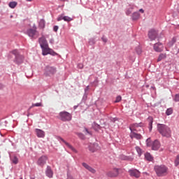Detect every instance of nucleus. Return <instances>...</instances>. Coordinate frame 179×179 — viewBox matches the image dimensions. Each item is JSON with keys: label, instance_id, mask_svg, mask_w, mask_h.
Returning <instances> with one entry per match:
<instances>
[{"label": "nucleus", "instance_id": "obj_3", "mask_svg": "<svg viewBox=\"0 0 179 179\" xmlns=\"http://www.w3.org/2000/svg\"><path fill=\"white\" fill-rule=\"evenodd\" d=\"M155 169L158 176H163L164 174L166 173L168 171V169L164 165L155 166Z\"/></svg>", "mask_w": 179, "mask_h": 179}, {"label": "nucleus", "instance_id": "obj_21", "mask_svg": "<svg viewBox=\"0 0 179 179\" xmlns=\"http://www.w3.org/2000/svg\"><path fill=\"white\" fill-rule=\"evenodd\" d=\"M145 159L148 162H152L153 161V157L151 156V155L148 152H146L145 154Z\"/></svg>", "mask_w": 179, "mask_h": 179}, {"label": "nucleus", "instance_id": "obj_14", "mask_svg": "<svg viewBox=\"0 0 179 179\" xmlns=\"http://www.w3.org/2000/svg\"><path fill=\"white\" fill-rule=\"evenodd\" d=\"M164 46L161 43H157L154 45V50L155 52H161L163 51Z\"/></svg>", "mask_w": 179, "mask_h": 179}, {"label": "nucleus", "instance_id": "obj_7", "mask_svg": "<svg viewBox=\"0 0 179 179\" xmlns=\"http://www.w3.org/2000/svg\"><path fill=\"white\" fill-rule=\"evenodd\" d=\"M56 72L57 69H55V67H50V66H48L45 69V74L50 76L54 75Z\"/></svg>", "mask_w": 179, "mask_h": 179}, {"label": "nucleus", "instance_id": "obj_36", "mask_svg": "<svg viewBox=\"0 0 179 179\" xmlns=\"http://www.w3.org/2000/svg\"><path fill=\"white\" fill-rule=\"evenodd\" d=\"M62 20H64V16H62V15H61L60 17H59L57 18V21H58V22H60V21H62Z\"/></svg>", "mask_w": 179, "mask_h": 179}, {"label": "nucleus", "instance_id": "obj_31", "mask_svg": "<svg viewBox=\"0 0 179 179\" xmlns=\"http://www.w3.org/2000/svg\"><path fill=\"white\" fill-rule=\"evenodd\" d=\"M122 96H117L116 98V100L115 101V103H118L122 101Z\"/></svg>", "mask_w": 179, "mask_h": 179}, {"label": "nucleus", "instance_id": "obj_12", "mask_svg": "<svg viewBox=\"0 0 179 179\" xmlns=\"http://www.w3.org/2000/svg\"><path fill=\"white\" fill-rule=\"evenodd\" d=\"M47 160H48L47 156H42L38 159L37 164L40 166H43L46 164Z\"/></svg>", "mask_w": 179, "mask_h": 179}, {"label": "nucleus", "instance_id": "obj_32", "mask_svg": "<svg viewBox=\"0 0 179 179\" xmlns=\"http://www.w3.org/2000/svg\"><path fill=\"white\" fill-rule=\"evenodd\" d=\"M149 120H150L149 125L150 127V130H151L152 128V117H149Z\"/></svg>", "mask_w": 179, "mask_h": 179}, {"label": "nucleus", "instance_id": "obj_2", "mask_svg": "<svg viewBox=\"0 0 179 179\" xmlns=\"http://www.w3.org/2000/svg\"><path fill=\"white\" fill-rule=\"evenodd\" d=\"M157 130L160 135L165 138H171V129L169 127L164 124H157Z\"/></svg>", "mask_w": 179, "mask_h": 179}, {"label": "nucleus", "instance_id": "obj_20", "mask_svg": "<svg viewBox=\"0 0 179 179\" xmlns=\"http://www.w3.org/2000/svg\"><path fill=\"white\" fill-rule=\"evenodd\" d=\"M36 30L33 29H29L27 30V34L29 37L33 38L36 35Z\"/></svg>", "mask_w": 179, "mask_h": 179}, {"label": "nucleus", "instance_id": "obj_40", "mask_svg": "<svg viewBox=\"0 0 179 179\" xmlns=\"http://www.w3.org/2000/svg\"><path fill=\"white\" fill-rule=\"evenodd\" d=\"M102 41H103L104 43H106V42H107V38H105V37H102Z\"/></svg>", "mask_w": 179, "mask_h": 179}, {"label": "nucleus", "instance_id": "obj_33", "mask_svg": "<svg viewBox=\"0 0 179 179\" xmlns=\"http://www.w3.org/2000/svg\"><path fill=\"white\" fill-rule=\"evenodd\" d=\"M136 150L139 156L141 155V149L139 147H136Z\"/></svg>", "mask_w": 179, "mask_h": 179}, {"label": "nucleus", "instance_id": "obj_19", "mask_svg": "<svg viewBox=\"0 0 179 179\" xmlns=\"http://www.w3.org/2000/svg\"><path fill=\"white\" fill-rule=\"evenodd\" d=\"M39 43L41 48L48 45V43L45 37L40 38Z\"/></svg>", "mask_w": 179, "mask_h": 179}, {"label": "nucleus", "instance_id": "obj_1", "mask_svg": "<svg viewBox=\"0 0 179 179\" xmlns=\"http://www.w3.org/2000/svg\"><path fill=\"white\" fill-rule=\"evenodd\" d=\"M143 125V124L142 123H134L130 126V138L131 139H134V138H135V139H141L142 136L139 134H137L136 132H138V131L143 130L142 128Z\"/></svg>", "mask_w": 179, "mask_h": 179}, {"label": "nucleus", "instance_id": "obj_26", "mask_svg": "<svg viewBox=\"0 0 179 179\" xmlns=\"http://www.w3.org/2000/svg\"><path fill=\"white\" fill-rule=\"evenodd\" d=\"M11 162L14 164H17V163H18V158L16 156H13V157H11Z\"/></svg>", "mask_w": 179, "mask_h": 179}, {"label": "nucleus", "instance_id": "obj_46", "mask_svg": "<svg viewBox=\"0 0 179 179\" xmlns=\"http://www.w3.org/2000/svg\"><path fill=\"white\" fill-rule=\"evenodd\" d=\"M78 136H83V135L81 134H78Z\"/></svg>", "mask_w": 179, "mask_h": 179}, {"label": "nucleus", "instance_id": "obj_24", "mask_svg": "<svg viewBox=\"0 0 179 179\" xmlns=\"http://www.w3.org/2000/svg\"><path fill=\"white\" fill-rule=\"evenodd\" d=\"M17 5V3L16 1H11L9 3L8 6H10L11 9H14Z\"/></svg>", "mask_w": 179, "mask_h": 179}, {"label": "nucleus", "instance_id": "obj_6", "mask_svg": "<svg viewBox=\"0 0 179 179\" xmlns=\"http://www.w3.org/2000/svg\"><path fill=\"white\" fill-rule=\"evenodd\" d=\"M42 50H43V55L45 56V55H56L57 53L53 51L52 49L48 47V45H45V46H43L41 47Z\"/></svg>", "mask_w": 179, "mask_h": 179}, {"label": "nucleus", "instance_id": "obj_10", "mask_svg": "<svg viewBox=\"0 0 179 179\" xmlns=\"http://www.w3.org/2000/svg\"><path fill=\"white\" fill-rule=\"evenodd\" d=\"M129 173L131 177H134L136 178H138L141 175V173L137 169H130L129 170Z\"/></svg>", "mask_w": 179, "mask_h": 179}, {"label": "nucleus", "instance_id": "obj_16", "mask_svg": "<svg viewBox=\"0 0 179 179\" xmlns=\"http://www.w3.org/2000/svg\"><path fill=\"white\" fill-rule=\"evenodd\" d=\"M100 150V147L98 143H94L91 147H90V151L94 152Z\"/></svg>", "mask_w": 179, "mask_h": 179}, {"label": "nucleus", "instance_id": "obj_18", "mask_svg": "<svg viewBox=\"0 0 179 179\" xmlns=\"http://www.w3.org/2000/svg\"><path fill=\"white\" fill-rule=\"evenodd\" d=\"M36 134L38 138H44L45 137V131L41 129H36Z\"/></svg>", "mask_w": 179, "mask_h": 179}, {"label": "nucleus", "instance_id": "obj_34", "mask_svg": "<svg viewBox=\"0 0 179 179\" xmlns=\"http://www.w3.org/2000/svg\"><path fill=\"white\" fill-rule=\"evenodd\" d=\"M174 101H175L176 102H178V101H179V94H176V95L175 96Z\"/></svg>", "mask_w": 179, "mask_h": 179}, {"label": "nucleus", "instance_id": "obj_9", "mask_svg": "<svg viewBox=\"0 0 179 179\" xmlns=\"http://www.w3.org/2000/svg\"><path fill=\"white\" fill-rule=\"evenodd\" d=\"M107 176L110 178H115L119 176V169H113L112 171L108 172Z\"/></svg>", "mask_w": 179, "mask_h": 179}, {"label": "nucleus", "instance_id": "obj_35", "mask_svg": "<svg viewBox=\"0 0 179 179\" xmlns=\"http://www.w3.org/2000/svg\"><path fill=\"white\" fill-rule=\"evenodd\" d=\"M78 68L79 69H83L84 68L83 64H82V63H79V64H78Z\"/></svg>", "mask_w": 179, "mask_h": 179}, {"label": "nucleus", "instance_id": "obj_44", "mask_svg": "<svg viewBox=\"0 0 179 179\" xmlns=\"http://www.w3.org/2000/svg\"><path fill=\"white\" fill-rule=\"evenodd\" d=\"M173 45V43H169L168 44V46H169V47H171Z\"/></svg>", "mask_w": 179, "mask_h": 179}, {"label": "nucleus", "instance_id": "obj_42", "mask_svg": "<svg viewBox=\"0 0 179 179\" xmlns=\"http://www.w3.org/2000/svg\"><path fill=\"white\" fill-rule=\"evenodd\" d=\"M97 128V129H99L100 128V125H99V124H94V128Z\"/></svg>", "mask_w": 179, "mask_h": 179}, {"label": "nucleus", "instance_id": "obj_8", "mask_svg": "<svg viewBox=\"0 0 179 179\" xmlns=\"http://www.w3.org/2000/svg\"><path fill=\"white\" fill-rule=\"evenodd\" d=\"M12 53L15 55V62L17 64H20L22 63L23 60V57L22 55H18V52L17 50H13Z\"/></svg>", "mask_w": 179, "mask_h": 179}, {"label": "nucleus", "instance_id": "obj_11", "mask_svg": "<svg viewBox=\"0 0 179 179\" xmlns=\"http://www.w3.org/2000/svg\"><path fill=\"white\" fill-rule=\"evenodd\" d=\"M82 166L86 169L89 172H90L92 174H95L96 171L92 168V166H90L89 164H87L85 162H83L82 163Z\"/></svg>", "mask_w": 179, "mask_h": 179}, {"label": "nucleus", "instance_id": "obj_28", "mask_svg": "<svg viewBox=\"0 0 179 179\" xmlns=\"http://www.w3.org/2000/svg\"><path fill=\"white\" fill-rule=\"evenodd\" d=\"M136 52L138 55H140L142 53V50L140 46L136 48Z\"/></svg>", "mask_w": 179, "mask_h": 179}, {"label": "nucleus", "instance_id": "obj_13", "mask_svg": "<svg viewBox=\"0 0 179 179\" xmlns=\"http://www.w3.org/2000/svg\"><path fill=\"white\" fill-rule=\"evenodd\" d=\"M157 36V32L155 29H151L148 33V37L151 41H155Z\"/></svg>", "mask_w": 179, "mask_h": 179}, {"label": "nucleus", "instance_id": "obj_45", "mask_svg": "<svg viewBox=\"0 0 179 179\" xmlns=\"http://www.w3.org/2000/svg\"><path fill=\"white\" fill-rule=\"evenodd\" d=\"M85 131H86L87 134H89L90 135H92V134L88 131L87 129H85Z\"/></svg>", "mask_w": 179, "mask_h": 179}, {"label": "nucleus", "instance_id": "obj_38", "mask_svg": "<svg viewBox=\"0 0 179 179\" xmlns=\"http://www.w3.org/2000/svg\"><path fill=\"white\" fill-rule=\"evenodd\" d=\"M58 29H59V27L58 26H55L54 27V31L57 32Z\"/></svg>", "mask_w": 179, "mask_h": 179}, {"label": "nucleus", "instance_id": "obj_29", "mask_svg": "<svg viewBox=\"0 0 179 179\" xmlns=\"http://www.w3.org/2000/svg\"><path fill=\"white\" fill-rule=\"evenodd\" d=\"M175 165L178 166L179 165V155H177L176 159L175 160Z\"/></svg>", "mask_w": 179, "mask_h": 179}, {"label": "nucleus", "instance_id": "obj_47", "mask_svg": "<svg viewBox=\"0 0 179 179\" xmlns=\"http://www.w3.org/2000/svg\"><path fill=\"white\" fill-rule=\"evenodd\" d=\"M28 2H31L32 0H27Z\"/></svg>", "mask_w": 179, "mask_h": 179}, {"label": "nucleus", "instance_id": "obj_15", "mask_svg": "<svg viewBox=\"0 0 179 179\" xmlns=\"http://www.w3.org/2000/svg\"><path fill=\"white\" fill-rule=\"evenodd\" d=\"M59 139H60V141H62V142H63V143H64V145H66V146H67L69 149L71 150L72 152L77 153V150L75 148H73V147L71 145H70L68 142L64 141V138H62V137H59Z\"/></svg>", "mask_w": 179, "mask_h": 179}, {"label": "nucleus", "instance_id": "obj_48", "mask_svg": "<svg viewBox=\"0 0 179 179\" xmlns=\"http://www.w3.org/2000/svg\"><path fill=\"white\" fill-rule=\"evenodd\" d=\"M20 179H22V178H20Z\"/></svg>", "mask_w": 179, "mask_h": 179}, {"label": "nucleus", "instance_id": "obj_27", "mask_svg": "<svg viewBox=\"0 0 179 179\" xmlns=\"http://www.w3.org/2000/svg\"><path fill=\"white\" fill-rule=\"evenodd\" d=\"M39 27L41 29H43L45 27V20H41L39 22Z\"/></svg>", "mask_w": 179, "mask_h": 179}, {"label": "nucleus", "instance_id": "obj_22", "mask_svg": "<svg viewBox=\"0 0 179 179\" xmlns=\"http://www.w3.org/2000/svg\"><path fill=\"white\" fill-rule=\"evenodd\" d=\"M166 53H161L157 59V62H161L162 59H166Z\"/></svg>", "mask_w": 179, "mask_h": 179}, {"label": "nucleus", "instance_id": "obj_30", "mask_svg": "<svg viewBox=\"0 0 179 179\" xmlns=\"http://www.w3.org/2000/svg\"><path fill=\"white\" fill-rule=\"evenodd\" d=\"M172 113H173V109H172V108H169V109L166 110V113L167 115H171Z\"/></svg>", "mask_w": 179, "mask_h": 179}, {"label": "nucleus", "instance_id": "obj_23", "mask_svg": "<svg viewBox=\"0 0 179 179\" xmlns=\"http://www.w3.org/2000/svg\"><path fill=\"white\" fill-rule=\"evenodd\" d=\"M140 17V14L138 12H135L132 15L133 20H138Z\"/></svg>", "mask_w": 179, "mask_h": 179}, {"label": "nucleus", "instance_id": "obj_4", "mask_svg": "<svg viewBox=\"0 0 179 179\" xmlns=\"http://www.w3.org/2000/svg\"><path fill=\"white\" fill-rule=\"evenodd\" d=\"M152 145V150L157 151L160 148L159 142L155 140L152 143H151L150 138L147 139V147H150Z\"/></svg>", "mask_w": 179, "mask_h": 179}, {"label": "nucleus", "instance_id": "obj_25", "mask_svg": "<svg viewBox=\"0 0 179 179\" xmlns=\"http://www.w3.org/2000/svg\"><path fill=\"white\" fill-rule=\"evenodd\" d=\"M63 20L66 22H70L73 21V19L69 16H64Z\"/></svg>", "mask_w": 179, "mask_h": 179}, {"label": "nucleus", "instance_id": "obj_37", "mask_svg": "<svg viewBox=\"0 0 179 179\" xmlns=\"http://www.w3.org/2000/svg\"><path fill=\"white\" fill-rule=\"evenodd\" d=\"M131 13H132V10H127L126 11L127 15H131Z\"/></svg>", "mask_w": 179, "mask_h": 179}, {"label": "nucleus", "instance_id": "obj_41", "mask_svg": "<svg viewBox=\"0 0 179 179\" xmlns=\"http://www.w3.org/2000/svg\"><path fill=\"white\" fill-rule=\"evenodd\" d=\"M127 160H129V161H130V162H132V161L134 160V158L127 157Z\"/></svg>", "mask_w": 179, "mask_h": 179}, {"label": "nucleus", "instance_id": "obj_17", "mask_svg": "<svg viewBox=\"0 0 179 179\" xmlns=\"http://www.w3.org/2000/svg\"><path fill=\"white\" fill-rule=\"evenodd\" d=\"M45 174L48 178H52V177H53V171L51 169L50 166H48L47 167Z\"/></svg>", "mask_w": 179, "mask_h": 179}, {"label": "nucleus", "instance_id": "obj_39", "mask_svg": "<svg viewBox=\"0 0 179 179\" xmlns=\"http://www.w3.org/2000/svg\"><path fill=\"white\" fill-rule=\"evenodd\" d=\"M34 106H36V107L41 106V103H35V104L34 105Z\"/></svg>", "mask_w": 179, "mask_h": 179}, {"label": "nucleus", "instance_id": "obj_5", "mask_svg": "<svg viewBox=\"0 0 179 179\" xmlns=\"http://www.w3.org/2000/svg\"><path fill=\"white\" fill-rule=\"evenodd\" d=\"M59 115H60V120L64 122L70 121L72 119V115L66 111L60 112Z\"/></svg>", "mask_w": 179, "mask_h": 179}, {"label": "nucleus", "instance_id": "obj_43", "mask_svg": "<svg viewBox=\"0 0 179 179\" xmlns=\"http://www.w3.org/2000/svg\"><path fill=\"white\" fill-rule=\"evenodd\" d=\"M139 12L141 13L142 14L144 13V10H143V9H142V8H141V9L139 10Z\"/></svg>", "mask_w": 179, "mask_h": 179}]
</instances>
